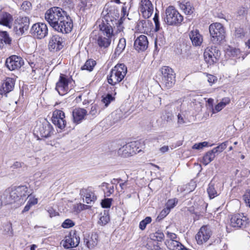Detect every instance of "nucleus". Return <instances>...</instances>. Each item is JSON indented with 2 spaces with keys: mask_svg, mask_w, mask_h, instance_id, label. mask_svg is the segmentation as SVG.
I'll return each instance as SVG.
<instances>
[{
  "mask_svg": "<svg viewBox=\"0 0 250 250\" xmlns=\"http://www.w3.org/2000/svg\"><path fill=\"white\" fill-rule=\"evenodd\" d=\"M13 17L9 13L5 12H0V24L11 28V23L13 21Z\"/></svg>",
  "mask_w": 250,
  "mask_h": 250,
  "instance_id": "25",
  "label": "nucleus"
},
{
  "mask_svg": "<svg viewBox=\"0 0 250 250\" xmlns=\"http://www.w3.org/2000/svg\"><path fill=\"white\" fill-rule=\"evenodd\" d=\"M24 64V61L20 56L13 55L7 58L5 62V65L7 68L11 70H18Z\"/></svg>",
  "mask_w": 250,
  "mask_h": 250,
  "instance_id": "15",
  "label": "nucleus"
},
{
  "mask_svg": "<svg viewBox=\"0 0 250 250\" xmlns=\"http://www.w3.org/2000/svg\"><path fill=\"white\" fill-rule=\"evenodd\" d=\"M0 40L6 44H10L11 39L6 31H0Z\"/></svg>",
  "mask_w": 250,
  "mask_h": 250,
  "instance_id": "41",
  "label": "nucleus"
},
{
  "mask_svg": "<svg viewBox=\"0 0 250 250\" xmlns=\"http://www.w3.org/2000/svg\"><path fill=\"white\" fill-rule=\"evenodd\" d=\"M243 197L247 206L250 208V190H248Z\"/></svg>",
  "mask_w": 250,
  "mask_h": 250,
  "instance_id": "51",
  "label": "nucleus"
},
{
  "mask_svg": "<svg viewBox=\"0 0 250 250\" xmlns=\"http://www.w3.org/2000/svg\"><path fill=\"white\" fill-rule=\"evenodd\" d=\"M98 109V106L96 104L92 105L91 107V110L89 112L90 114L92 116L95 115L97 113Z\"/></svg>",
  "mask_w": 250,
  "mask_h": 250,
  "instance_id": "58",
  "label": "nucleus"
},
{
  "mask_svg": "<svg viewBox=\"0 0 250 250\" xmlns=\"http://www.w3.org/2000/svg\"><path fill=\"white\" fill-rule=\"evenodd\" d=\"M127 73V67L124 63H118L110 71L107 76L108 83L115 85L121 82L125 78Z\"/></svg>",
  "mask_w": 250,
  "mask_h": 250,
  "instance_id": "3",
  "label": "nucleus"
},
{
  "mask_svg": "<svg viewBox=\"0 0 250 250\" xmlns=\"http://www.w3.org/2000/svg\"><path fill=\"white\" fill-rule=\"evenodd\" d=\"M178 118V124H183L186 123L185 119L184 116H183L181 114H178L177 115Z\"/></svg>",
  "mask_w": 250,
  "mask_h": 250,
  "instance_id": "61",
  "label": "nucleus"
},
{
  "mask_svg": "<svg viewBox=\"0 0 250 250\" xmlns=\"http://www.w3.org/2000/svg\"><path fill=\"white\" fill-rule=\"evenodd\" d=\"M115 24H116L117 31L118 32H120L123 31L124 27L123 26V21L122 18L116 22Z\"/></svg>",
  "mask_w": 250,
  "mask_h": 250,
  "instance_id": "54",
  "label": "nucleus"
},
{
  "mask_svg": "<svg viewBox=\"0 0 250 250\" xmlns=\"http://www.w3.org/2000/svg\"><path fill=\"white\" fill-rule=\"evenodd\" d=\"M116 10L114 8L110 7L109 9L106 10L104 9L102 15L103 16V20L101 24H99L100 31L105 37L112 38L113 36V30L112 26L110 22H112L116 19L112 16V13H115Z\"/></svg>",
  "mask_w": 250,
  "mask_h": 250,
  "instance_id": "2",
  "label": "nucleus"
},
{
  "mask_svg": "<svg viewBox=\"0 0 250 250\" xmlns=\"http://www.w3.org/2000/svg\"><path fill=\"white\" fill-rule=\"evenodd\" d=\"M63 39L58 35H54L49 40L48 48L50 51L57 52L63 48Z\"/></svg>",
  "mask_w": 250,
  "mask_h": 250,
  "instance_id": "19",
  "label": "nucleus"
},
{
  "mask_svg": "<svg viewBox=\"0 0 250 250\" xmlns=\"http://www.w3.org/2000/svg\"><path fill=\"white\" fill-rule=\"evenodd\" d=\"M183 20V16L173 6L166 9L164 21L168 25L179 26Z\"/></svg>",
  "mask_w": 250,
  "mask_h": 250,
  "instance_id": "5",
  "label": "nucleus"
},
{
  "mask_svg": "<svg viewBox=\"0 0 250 250\" xmlns=\"http://www.w3.org/2000/svg\"><path fill=\"white\" fill-rule=\"evenodd\" d=\"M28 188L26 186L15 187L6 190L3 194V201L5 204L17 203L18 206L23 204L26 196H29Z\"/></svg>",
  "mask_w": 250,
  "mask_h": 250,
  "instance_id": "1",
  "label": "nucleus"
},
{
  "mask_svg": "<svg viewBox=\"0 0 250 250\" xmlns=\"http://www.w3.org/2000/svg\"><path fill=\"white\" fill-rule=\"evenodd\" d=\"M207 192L210 199L214 198L218 195L217 192L215 188V184L212 181H211L209 184Z\"/></svg>",
  "mask_w": 250,
  "mask_h": 250,
  "instance_id": "37",
  "label": "nucleus"
},
{
  "mask_svg": "<svg viewBox=\"0 0 250 250\" xmlns=\"http://www.w3.org/2000/svg\"><path fill=\"white\" fill-rule=\"evenodd\" d=\"M112 198H105L101 202L102 207L104 208H109L110 207L111 202L112 201Z\"/></svg>",
  "mask_w": 250,
  "mask_h": 250,
  "instance_id": "49",
  "label": "nucleus"
},
{
  "mask_svg": "<svg viewBox=\"0 0 250 250\" xmlns=\"http://www.w3.org/2000/svg\"><path fill=\"white\" fill-rule=\"evenodd\" d=\"M49 25L56 31L63 34L70 33L73 28V21L70 17L65 15Z\"/></svg>",
  "mask_w": 250,
  "mask_h": 250,
  "instance_id": "4",
  "label": "nucleus"
},
{
  "mask_svg": "<svg viewBox=\"0 0 250 250\" xmlns=\"http://www.w3.org/2000/svg\"><path fill=\"white\" fill-rule=\"evenodd\" d=\"M209 31L211 41L214 44H219L225 38V31L223 25L215 22L209 25Z\"/></svg>",
  "mask_w": 250,
  "mask_h": 250,
  "instance_id": "6",
  "label": "nucleus"
},
{
  "mask_svg": "<svg viewBox=\"0 0 250 250\" xmlns=\"http://www.w3.org/2000/svg\"><path fill=\"white\" fill-rule=\"evenodd\" d=\"M180 8L188 15H191L194 12V8L189 1H182L179 2Z\"/></svg>",
  "mask_w": 250,
  "mask_h": 250,
  "instance_id": "28",
  "label": "nucleus"
},
{
  "mask_svg": "<svg viewBox=\"0 0 250 250\" xmlns=\"http://www.w3.org/2000/svg\"><path fill=\"white\" fill-rule=\"evenodd\" d=\"M67 14V13L59 7H53L47 10L45 13V19L49 24Z\"/></svg>",
  "mask_w": 250,
  "mask_h": 250,
  "instance_id": "11",
  "label": "nucleus"
},
{
  "mask_svg": "<svg viewBox=\"0 0 250 250\" xmlns=\"http://www.w3.org/2000/svg\"><path fill=\"white\" fill-rule=\"evenodd\" d=\"M148 45V42L146 36L142 35L135 40L134 47L138 52L144 51L147 48Z\"/></svg>",
  "mask_w": 250,
  "mask_h": 250,
  "instance_id": "21",
  "label": "nucleus"
},
{
  "mask_svg": "<svg viewBox=\"0 0 250 250\" xmlns=\"http://www.w3.org/2000/svg\"><path fill=\"white\" fill-rule=\"evenodd\" d=\"M31 34L36 38L42 39L48 34V28L46 24L42 22L33 24L31 29Z\"/></svg>",
  "mask_w": 250,
  "mask_h": 250,
  "instance_id": "14",
  "label": "nucleus"
},
{
  "mask_svg": "<svg viewBox=\"0 0 250 250\" xmlns=\"http://www.w3.org/2000/svg\"><path fill=\"white\" fill-rule=\"evenodd\" d=\"M70 80L65 75L61 74L59 81L56 84L55 89L60 95H64L69 91L68 86Z\"/></svg>",
  "mask_w": 250,
  "mask_h": 250,
  "instance_id": "13",
  "label": "nucleus"
},
{
  "mask_svg": "<svg viewBox=\"0 0 250 250\" xmlns=\"http://www.w3.org/2000/svg\"><path fill=\"white\" fill-rule=\"evenodd\" d=\"M221 52L218 47L215 46L208 47L204 53V60L209 65L218 62L220 57Z\"/></svg>",
  "mask_w": 250,
  "mask_h": 250,
  "instance_id": "8",
  "label": "nucleus"
},
{
  "mask_svg": "<svg viewBox=\"0 0 250 250\" xmlns=\"http://www.w3.org/2000/svg\"><path fill=\"white\" fill-rule=\"evenodd\" d=\"M226 53L228 56L237 59L240 58L241 55V51L239 49L230 46H229L227 48Z\"/></svg>",
  "mask_w": 250,
  "mask_h": 250,
  "instance_id": "32",
  "label": "nucleus"
},
{
  "mask_svg": "<svg viewBox=\"0 0 250 250\" xmlns=\"http://www.w3.org/2000/svg\"><path fill=\"white\" fill-rule=\"evenodd\" d=\"M29 19L27 17H20L15 20L14 23L13 30L19 36L22 35L29 28Z\"/></svg>",
  "mask_w": 250,
  "mask_h": 250,
  "instance_id": "9",
  "label": "nucleus"
},
{
  "mask_svg": "<svg viewBox=\"0 0 250 250\" xmlns=\"http://www.w3.org/2000/svg\"><path fill=\"white\" fill-rule=\"evenodd\" d=\"M207 77L208 81L211 84L215 82V81H216V77L213 75L208 74Z\"/></svg>",
  "mask_w": 250,
  "mask_h": 250,
  "instance_id": "60",
  "label": "nucleus"
},
{
  "mask_svg": "<svg viewBox=\"0 0 250 250\" xmlns=\"http://www.w3.org/2000/svg\"><path fill=\"white\" fill-rule=\"evenodd\" d=\"M177 203V201H176L175 199H169L166 204V208H169L170 210V209L173 208Z\"/></svg>",
  "mask_w": 250,
  "mask_h": 250,
  "instance_id": "52",
  "label": "nucleus"
},
{
  "mask_svg": "<svg viewBox=\"0 0 250 250\" xmlns=\"http://www.w3.org/2000/svg\"><path fill=\"white\" fill-rule=\"evenodd\" d=\"M81 196L85 197V202L87 204H91L92 202H94L97 197L94 195V193L91 191H88L86 189H82L80 191Z\"/></svg>",
  "mask_w": 250,
  "mask_h": 250,
  "instance_id": "30",
  "label": "nucleus"
},
{
  "mask_svg": "<svg viewBox=\"0 0 250 250\" xmlns=\"http://www.w3.org/2000/svg\"><path fill=\"white\" fill-rule=\"evenodd\" d=\"M170 212L169 208H164L158 215L157 220L160 221L164 219Z\"/></svg>",
  "mask_w": 250,
  "mask_h": 250,
  "instance_id": "48",
  "label": "nucleus"
},
{
  "mask_svg": "<svg viewBox=\"0 0 250 250\" xmlns=\"http://www.w3.org/2000/svg\"><path fill=\"white\" fill-rule=\"evenodd\" d=\"M119 144L117 143H114L112 145L114 150H117V152L119 155H120L123 157H128L132 155V153L133 151H131L129 143L126 144V145H124L120 147H119Z\"/></svg>",
  "mask_w": 250,
  "mask_h": 250,
  "instance_id": "22",
  "label": "nucleus"
},
{
  "mask_svg": "<svg viewBox=\"0 0 250 250\" xmlns=\"http://www.w3.org/2000/svg\"><path fill=\"white\" fill-rule=\"evenodd\" d=\"M146 27V20H139L137 23L136 28L139 31H143Z\"/></svg>",
  "mask_w": 250,
  "mask_h": 250,
  "instance_id": "47",
  "label": "nucleus"
},
{
  "mask_svg": "<svg viewBox=\"0 0 250 250\" xmlns=\"http://www.w3.org/2000/svg\"><path fill=\"white\" fill-rule=\"evenodd\" d=\"M247 10L245 7H241L238 11V14L240 16L247 14Z\"/></svg>",
  "mask_w": 250,
  "mask_h": 250,
  "instance_id": "62",
  "label": "nucleus"
},
{
  "mask_svg": "<svg viewBox=\"0 0 250 250\" xmlns=\"http://www.w3.org/2000/svg\"><path fill=\"white\" fill-rule=\"evenodd\" d=\"M167 237L170 239L169 240H167V241H175L176 240L177 238V235L176 234L168 231L167 232Z\"/></svg>",
  "mask_w": 250,
  "mask_h": 250,
  "instance_id": "57",
  "label": "nucleus"
},
{
  "mask_svg": "<svg viewBox=\"0 0 250 250\" xmlns=\"http://www.w3.org/2000/svg\"><path fill=\"white\" fill-rule=\"evenodd\" d=\"M211 234V231L209 228L207 226L202 227L195 237L197 243L201 245L206 242L210 237Z\"/></svg>",
  "mask_w": 250,
  "mask_h": 250,
  "instance_id": "20",
  "label": "nucleus"
},
{
  "mask_svg": "<svg viewBox=\"0 0 250 250\" xmlns=\"http://www.w3.org/2000/svg\"><path fill=\"white\" fill-rule=\"evenodd\" d=\"M101 187L104 192L105 196H110L114 192V188L112 184L104 182L101 185Z\"/></svg>",
  "mask_w": 250,
  "mask_h": 250,
  "instance_id": "33",
  "label": "nucleus"
},
{
  "mask_svg": "<svg viewBox=\"0 0 250 250\" xmlns=\"http://www.w3.org/2000/svg\"><path fill=\"white\" fill-rule=\"evenodd\" d=\"M208 142H203L197 144H195L193 146L192 148L194 149H200L203 148L204 147L208 146Z\"/></svg>",
  "mask_w": 250,
  "mask_h": 250,
  "instance_id": "50",
  "label": "nucleus"
},
{
  "mask_svg": "<svg viewBox=\"0 0 250 250\" xmlns=\"http://www.w3.org/2000/svg\"><path fill=\"white\" fill-rule=\"evenodd\" d=\"M100 219L98 223L102 226L107 224L110 220L108 211L104 210L100 214Z\"/></svg>",
  "mask_w": 250,
  "mask_h": 250,
  "instance_id": "35",
  "label": "nucleus"
},
{
  "mask_svg": "<svg viewBox=\"0 0 250 250\" xmlns=\"http://www.w3.org/2000/svg\"><path fill=\"white\" fill-rule=\"evenodd\" d=\"M14 85V80L11 78H6L2 84V89L0 90V93L7 97V94L13 89Z\"/></svg>",
  "mask_w": 250,
  "mask_h": 250,
  "instance_id": "23",
  "label": "nucleus"
},
{
  "mask_svg": "<svg viewBox=\"0 0 250 250\" xmlns=\"http://www.w3.org/2000/svg\"><path fill=\"white\" fill-rule=\"evenodd\" d=\"M235 36L237 38H241L245 36L244 29L241 28H237L235 30Z\"/></svg>",
  "mask_w": 250,
  "mask_h": 250,
  "instance_id": "53",
  "label": "nucleus"
},
{
  "mask_svg": "<svg viewBox=\"0 0 250 250\" xmlns=\"http://www.w3.org/2000/svg\"><path fill=\"white\" fill-rule=\"evenodd\" d=\"M230 141H227L221 144H220L217 146L213 148L211 150L213 154L215 155L216 154H218L219 153L222 152L224 150H225L227 146L229 145Z\"/></svg>",
  "mask_w": 250,
  "mask_h": 250,
  "instance_id": "36",
  "label": "nucleus"
},
{
  "mask_svg": "<svg viewBox=\"0 0 250 250\" xmlns=\"http://www.w3.org/2000/svg\"><path fill=\"white\" fill-rule=\"evenodd\" d=\"M249 223L248 217L243 214H235L230 219V225L233 228H245Z\"/></svg>",
  "mask_w": 250,
  "mask_h": 250,
  "instance_id": "12",
  "label": "nucleus"
},
{
  "mask_svg": "<svg viewBox=\"0 0 250 250\" xmlns=\"http://www.w3.org/2000/svg\"><path fill=\"white\" fill-rule=\"evenodd\" d=\"M139 10L145 19H148L152 15L154 7L149 0H141L139 3Z\"/></svg>",
  "mask_w": 250,
  "mask_h": 250,
  "instance_id": "17",
  "label": "nucleus"
},
{
  "mask_svg": "<svg viewBox=\"0 0 250 250\" xmlns=\"http://www.w3.org/2000/svg\"><path fill=\"white\" fill-rule=\"evenodd\" d=\"M21 167V164L19 162H15L13 165L11 166L12 168L15 169Z\"/></svg>",
  "mask_w": 250,
  "mask_h": 250,
  "instance_id": "64",
  "label": "nucleus"
},
{
  "mask_svg": "<svg viewBox=\"0 0 250 250\" xmlns=\"http://www.w3.org/2000/svg\"><path fill=\"white\" fill-rule=\"evenodd\" d=\"M165 244L170 250H182L184 248V245L177 240L166 241Z\"/></svg>",
  "mask_w": 250,
  "mask_h": 250,
  "instance_id": "31",
  "label": "nucleus"
},
{
  "mask_svg": "<svg viewBox=\"0 0 250 250\" xmlns=\"http://www.w3.org/2000/svg\"><path fill=\"white\" fill-rule=\"evenodd\" d=\"M96 63L95 61L92 59H89L86 61L84 64L82 66V70H86L89 71H91Z\"/></svg>",
  "mask_w": 250,
  "mask_h": 250,
  "instance_id": "39",
  "label": "nucleus"
},
{
  "mask_svg": "<svg viewBox=\"0 0 250 250\" xmlns=\"http://www.w3.org/2000/svg\"><path fill=\"white\" fill-rule=\"evenodd\" d=\"M152 219L150 217L147 216L146 217L144 220H142L139 224V228L141 230H144L147 224L151 223Z\"/></svg>",
  "mask_w": 250,
  "mask_h": 250,
  "instance_id": "44",
  "label": "nucleus"
},
{
  "mask_svg": "<svg viewBox=\"0 0 250 250\" xmlns=\"http://www.w3.org/2000/svg\"><path fill=\"white\" fill-rule=\"evenodd\" d=\"M83 242L89 249H92L94 248L98 244V234L96 233H92L91 236H88L87 237H84Z\"/></svg>",
  "mask_w": 250,
  "mask_h": 250,
  "instance_id": "27",
  "label": "nucleus"
},
{
  "mask_svg": "<svg viewBox=\"0 0 250 250\" xmlns=\"http://www.w3.org/2000/svg\"><path fill=\"white\" fill-rule=\"evenodd\" d=\"M97 42L100 48L105 49L107 48L110 45L111 42V38L102 35L99 36L98 38Z\"/></svg>",
  "mask_w": 250,
  "mask_h": 250,
  "instance_id": "29",
  "label": "nucleus"
},
{
  "mask_svg": "<svg viewBox=\"0 0 250 250\" xmlns=\"http://www.w3.org/2000/svg\"><path fill=\"white\" fill-rule=\"evenodd\" d=\"M189 36L193 45L195 46H199L201 45L203 41V39L198 30H192L190 32Z\"/></svg>",
  "mask_w": 250,
  "mask_h": 250,
  "instance_id": "26",
  "label": "nucleus"
},
{
  "mask_svg": "<svg viewBox=\"0 0 250 250\" xmlns=\"http://www.w3.org/2000/svg\"><path fill=\"white\" fill-rule=\"evenodd\" d=\"M47 211L48 213H49V216L50 217H53L56 215H59L58 212L56 211V210L52 207H49L48 208V209L47 210Z\"/></svg>",
  "mask_w": 250,
  "mask_h": 250,
  "instance_id": "56",
  "label": "nucleus"
},
{
  "mask_svg": "<svg viewBox=\"0 0 250 250\" xmlns=\"http://www.w3.org/2000/svg\"><path fill=\"white\" fill-rule=\"evenodd\" d=\"M164 233L160 230H158L150 235L151 239L157 242H162L164 238Z\"/></svg>",
  "mask_w": 250,
  "mask_h": 250,
  "instance_id": "42",
  "label": "nucleus"
},
{
  "mask_svg": "<svg viewBox=\"0 0 250 250\" xmlns=\"http://www.w3.org/2000/svg\"><path fill=\"white\" fill-rule=\"evenodd\" d=\"M126 45V41L125 38H121L114 52L115 56L120 55L124 50Z\"/></svg>",
  "mask_w": 250,
  "mask_h": 250,
  "instance_id": "34",
  "label": "nucleus"
},
{
  "mask_svg": "<svg viewBox=\"0 0 250 250\" xmlns=\"http://www.w3.org/2000/svg\"><path fill=\"white\" fill-rule=\"evenodd\" d=\"M131 151H133L132 155L139 153L141 151V149L139 147L140 144L138 142H133L129 143Z\"/></svg>",
  "mask_w": 250,
  "mask_h": 250,
  "instance_id": "43",
  "label": "nucleus"
},
{
  "mask_svg": "<svg viewBox=\"0 0 250 250\" xmlns=\"http://www.w3.org/2000/svg\"><path fill=\"white\" fill-rule=\"evenodd\" d=\"M215 155L213 154L211 150L208 151L203 158V163L205 166L208 165L213 160Z\"/></svg>",
  "mask_w": 250,
  "mask_h": 250,
  "instance_id": "38",
  "label": "nucleus"
},
{
  "mask_svg": "<svg viewBox=\"0 0 250 250\" xmlns=\"http://www.w3.org/2000/svg\"><path fill=\"white\" fill-rule=\"evenodd\" d=\"M162 83L167 88L173 86L175 82V74L173 70L169 66H165L161 68Z\"/></svg>",
  "mask_w": 250,
  "mask_h": 250,
  "instance_id": "7",
  "label": "nucleus"
},
{
  "mask_svg": "<svg viewBox=\"0 0 250 250\" xmlns=\"http://www.w3.org/2000/svg\"><path fill=\"white\" fill-rule=\"evenodd\" d=\"M75 223L71 219H67L62 224V227L65 229H68L73 227Z\"/></svg>",
  "mask_w": 250,
  "mask_h": 250,
  "instance_id": "46",
  "label": "nucleus"
},
{
  "mask_svg": "<svg viewBox=\"0 0 250 250\" xmlns=\"http://www.w3.org/2000/svg\"><path fill=\"white\" fill-rule=\"evenodd\" d=\"M38 203V199L37 198L30 197L29 199V200L28 201L27 203L29 204L30 205L33 206L36 204H37Z\"/></svg>",
  "mask_w": 250,
  "mask_h": 250,
  "instance_id": "59",
  "label": "nucleus"
},
{
  "mask_svg": "<svg viewBox=\"0 0 250 250\" xmlns=\"http://www.w3.org/2000/svg\"><path fill=\"white\" fill-rule=\"evenodd\" d=\"M230 100L228 98H225L222 99V101L218 103L215 106V108L213 109V111L215 110L216 112L221 111L227 104H229ZM213 113H215L213 111Z\"/></svg>",
  "mask_w": 250,
  "mask_h": 250,
  "instance_id": "40",
  "label": "nucleus"
},
{
  "mask_svg": "<svg viewBox=\"0 0 250 250\" xmlns=\"http://www.w3.org/2000/svg\"><path fill=\"white\" fill-rule=\"evenodd\" d=\"M52 121L53 124L58 128L61 129H63L66 124L64 113L61 110H55L53 112Z\"/></svg>",
  "mask_w": 250,
  "mask_h": 250,
  "instance_id": "16",
  "label": "nucleus"
},
{
  "mask_svg": "<svg viewBox=\"0 0 250 250\" xmlns=\"http://www.w3.org/2000/svg\"><path fill=\"white\" fill-rule=\"evenodd\" d=\"M87 115V111L84 108H77L73 110L72 116L73 121L75 123L79 124L84 119Z\"/></svg>",
  "mask_w": 250,
  "mask_h": 250,
  "instance_id": "24",
  "label": "nucleus"
},
{
  "mask_svg": "<svg viewBox=\"0 0 250 250\" xmlns=\"http://www.w3.org/2000/svg\"><path fill=\"white\" fill-rule=\"evenodd\" d=\"M53 129L51 125L46 120L35 127V131L37 134L38 139L39 140L40 136L42 138H48L53 133Z\"/></svg>",
  "mask_w": 250,
  "mask_h": 250,
  "instance_id": "10",
  "label": "nucleus"
},
{
  "mask_svg": "<svg viewBox=\"0 0 250 250\" xmlns=\"http://www.w3.org/2000/svg\"><path fill=\"white\" fill-rule=\"evenodd\" d=\"M250 171L247 168H245L242 170V171H241V174L243 176H247L250 174Z\"/></svg>",
  "mask_w": 250,
  "mask_h": 250,
  "instance_id": "63",
  "label": "nucleus"
},
{
  "mask_svg": "<svg viewBox=\"0 0 250 250\" xmlns=\"http://www.w3.org/2000/svg\"><path fill=\"white\" fill-rule=\"evenodd\" d=\"M31 6V3L27 1H24L21 5V8L24 11L28 10Z\"/></svg>",
  "mask_w": 250,
  "mask_h": 250,
  "instance_id": "55",
  "label": "nucleus"
},
{
  "mask_svg": "<svg viewBox=\"0 0 250 250\" xmlns=\"http://www.w3.org/2000/svg\"><path fill=\"white\" fill-rule=\"evenodd\" d=\"M80 237L77 234L76 230H71L65 237L63 246L64 248L68 249L77 247L80 243Z\"/></svg>",
  "mask_w": 250,
  "mask_h": 250,
  "instance_id": "18",
  "label": "nucleus"
},
{
  "mask_svg": "<svg viewBox=\"0 0 250 250\" xmlns=\"http://www.w3.org/2000/svg\"><path fill=\"white\" fill-rule=\"evenodd\" d=\"M114 99V97L110 94H107L105 97H103L102 102L105 104V106H107L111 101Z\"/></svg>",
  "mask_w": 250,
  "mask_h": 250,
  "instance_id": "45",
  "label": "nucleus"
}]
</instances>
